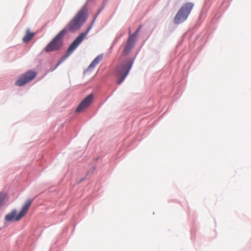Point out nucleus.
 Wrapping results in <instances>:
<instances>
[{"mask_svg": "<svg viewBox=\"0 0 251 251\" xmlns=\"http://www.w3.org/2000/svg\"><path fill=\"white\" fill-rule=\"evenodd\" d=\"M32 201L27 200L23 206L21 211L17 214L16 210H13L11 213L7 214L5 216V220L7 222L19 221L23 217H24L27 212Z\"/></svg>", "mask_w": 251, "mask_h": 251, "instance_id": "nucleus-3", "label": "nucleus"}, {"mask_svg": "<svg viewBox=\"0 0 251 251\" xmlns=\"http://www.w3.org/2000/svg\"><path fill=\"white\" fill-rule=\"evenodd\" d=\"M35 35L34 33H32L29 29H27L25 36L23 38V41L24 43L28 42Z\"/></svg>", "mask_w": 251, "mask_h": 251, "instance_id": "nucleus-11", "label": "nucleus"}, {"mask_svg": "<svg viewBox=\"0 0 251 251\" xmlns=\"http://www.w3.org/2000/svg\"><path fill=\"white\" fill-rule=\"evenodd\" d=\"M3 202V196L0 194V206L2 204Z\"/></svg>", "mask_w": 251, "mask_h": 251, "instance_id": "nucleus-13", "label": "nucleus"}, {"mask_svg": "<svg viewBox=\"0 0 251 251\" xmlns=\"http://www.w3.org/2000/svg\"><path fill=\"white\" fill-rule=\"evenodd\" d=\"M141 27V25H140L139 26V27L138 29H137L136 30V31H135V32L132 34H130V30L129 29V35L128 38H131L132 40L135 41L136 37L139 33V32Z\"/></svg>", "mask_w": 251, "mask_h": 251, "instance_id": "nucleus-12", "label": "nucleus"}, {"mask_svg": "<svg viewBox=\"0 0 251 251\" xmlns=\"http://www.w3.org/2000/svg\"><path fill=\"white\" fill-rule=\"evenodd\" d=\"M132 63L131 60H127L117 68L116 73L117 76V83L118 84H121L128 75Z\"/></svg>", "mask_w": 251, "mask_h": 251, "instance_id": "nucleus-5", "label": "nucleus"}, {"mask_svg": "<svg viewBox=\"0 0 251 251\" xmlns=\"http://www.w3.org/2000/svg\"><path fill=\"white\" fill-rule=\"evenodd\" d=\"M135 42L131 38H128L123 50V54L124 55H127L130 52L134 46Z\"/></svg>", "mask_w": 251, "mask_h": 251, "instance_id": "nucleus-9", "label": "nucleus"}, {"mask_svg": "<svg viewBox=\"0 0 251 251\" xmlns=\"http://www.w3.org/2000/svg\"><path fill=\"white\" fill-rule=\"evenodd\" d=\"M102 54H100L98 55L91 62V63L88 66L87 69L85 71L86 73L88 72L91 71L96 65H97L102 59Z\"/></svg>", "mask_w": 251, "mask_h": 251, "instance_id": "nucleus-10", "label": "nucleus"}, {"mask_svg": "<svg viewBox=\"0 0 251 251\" xmlns=\"http://www.w3.org/2000/svg\"><path fill=\"white\" fill-rule=\"evenodd\" d=\"M194 4L192 2H187L184 4L178 11L174 18V23L179 24L186 20L190 14Z\"/></svg>", "mask_w": 251, "mask_h": 251, "instance_id": "nucleus-4", "label": "nucleus"}, {"mask_svg": "<svg viewBox=\"0 0 251 251\" xmlns=\"http://www.w3.org/2000/svg\"><path fill=\"white\" fill-rule=\"evenodd\" d=\"M67 32V29H62L46 46L45 50L46 52L58 50L63 45V38Z\"/></svg>", "mask_w": 251, "mask_h": 251, "instance_id": "nucleus-2", "label": "nucleus"}, {"mask_svg": "<svg viewBox=\"0 0 251 251\" xmlns=\"http://www.w3.org/2000/svg\"><path fill=\"white\" fill-rule=\"evenodd\" d=\"M36 76V73L34 71H29L22 75L15 82V84L18 86H22L26 83L30 81Z\"/></svg>", "mask_w": 251, "mask_h": 251, "instance_id": "nucleus-7", "label": "nucleus"}, {"mask_svg": "<svg viewBox=\"0 0 251 251\" xmlns=\"http://www.w3.org/2000/svg\"><path fill=\"white\" fill-rule=\"evenodd\" d=\"M93 99L94 95L93 94H90V95H89L78 105L77 108L76 109V112L81 113L83 112L93 102Z\"/></svg>", "mask_w": 251, "mask_h": 251, "instance_id": "nucleus-8", "label": "nucleus"}, {"mask_svg": "<svg viewBox=\"0 0 251 251\" xmlns=\"http://www.w3.org/2000/svg\"><path fill=\"white\" fill-rule=\"evenodd\" d=\"M89 29L85 32L81 33L71 44L70 47H69L67 50V54L65 55L63 59L59 61L56 65V67L61 64L67 57L68 56L71 54L77 47V46L81 43L84 38L85 37L86 35L87 34Z\"/></svg>", "mask_w": 251, "mask_h": 251, "instance_id": "nucleus-6", "label": "nucleus"}, {"mask_svg": "<svg viewBox=\"0 0 251 251\" xmlns=\"http://www.w3.org/2000/svg\"><path fill=\"white\" fill-rule=\"evenodd\" d=\"M87 17V7L86 6H83L69 22L67 25V29L72 32L78 30L85 22Z\"/></svg>", "mask_w": 251, "mask_h": 251, "instance_id": "nucleus-1", "label": "nucleus"}]
</instances>
